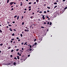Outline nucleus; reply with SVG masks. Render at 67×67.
Returning a JSON list of instances; mask_svg holds the SVG:
<instances>
[{"mask_svg": "<svg viewBox=\"0 0 67 67\" xmlns=\"http://www.w3.org/2000/svg\"><path fill=\"white\" fill-rule=\"evenodd\" d=\"M19 16H17V20H18L19 19Z\"/></svg>", "mask_w": 67, "mask_h": 67, "instance_id": "obj_7", "label": "nucleus"}, {"mask_svg": "<svg viewBox=\"0 0 67 67\" xmlns=\"http://www.w3.org/2000/svg\"><path fill=\"white\" fill-rule=\"evenodd\" d=\"M40 13L41 14L42 13V11H41L40 12Z\"/></svg>", "mask_w": 67, "mask_h": 67, "instance_id": "obj_41", "label": "nucleus"}, {"mask_svg": "<svg viewBox=\"0 0 67 67\" xmlns=\"http://www.w3.org/2000/svg\"><path fill=\"white\" fill-rule=\"evenodd\" d=\"M7 23L8 24H9L10 23L9 21H7Z\"/></svg>", "mask_w": 67, "mask_h": 67, "instance_id": "obj_36", "label": "nucleus"}, {"mask_svg": "<svg viewBox=\"0 0 67 67\" xmlns=\"http://www.w3.org/2000/svg\"><path fill=\"white\" fill-rule=\"evenodd\" d=\"M15 38H13V39H11L12 40H14Z\"/></svg>", "mask_w": 67, "mask_h": 67, "instance_id": "obj_30", "label": "nucleus"}, {"mask_svg": "<svg viewBox=\"0 0 67 67\" xmlns=\"http://www.w3.org/2000/svg\"><path fill=\"white\" fill-rule=\"evenodd\" d=\"M13 23L14 24V23H15V21H13Z\"/></svg>", "mask_w": 67, "mask_h": 67, "instance_id": "obj_53", "label": "nucleus"}, {"mask_svg": "<svg viewBox=\"0 0 67 67\" xmlns=\"http://www.w3.org/2000/svg\"><path fill=\"white\" fill-rule=\"evenodd\" d=\"M44 13H45V14H46L47 13L46 11H44Z\"/></svg>", "mask_w": 67, "mask_h": 67, "instance_id": "obj_21", "label": "nucleus"}, {"mask_svg": "<svg viewBox=\"0 0 67 67\" xmlns=\"http://www.w3.org/2000/svg\"><path fill=\"white\" fill-rule=\"evenodd\" d=\"M57 3H56V2H55V3H54V4L55 5H56L57 4Z\"/></svg>", "mask_w": 67, "mask_h": 67, "instance_id": "obj_10", "label": "nucleus"}, {"mask_svg": "<svg viewBox=\"0 0 67 67\" xmlns=\"http://www.w3.org/2000/svg\"><path fill=\"white\" fill-rule=\"evenodd\" d=\"M25 31L26 32V31H27V29H25Z\"/></svg>", "mask_w": 67, "mask_h": 67, "instance_id": "obj_40", "label": "nucleus"}, {"mask_svg": "<svg viewBox=\"0 0 67 67\" xmlns=\"http://www.w3.org/2000/svg\"><path fill=\"white\" fill-rule=\"evenodd\" d=\"M47 8H48V9H50V8H51L50 7H49L48 6H47Z\"/></svg>", "mask_w": 67, "mask_h": 67, "instance_id": "obj_16", "label": "nucleus"}, {"mask_svg": "<svg viewBox=\"0 0 67 67\" xmlns=\"http://www.w3.org/2000/svg\"><path fill=\"white\" fill-rule=\"evenodd\" d=\"M22 5H23L22 2H20V6H22Z\"/></svg>", "mask_w": 67, "mask_h": 67, "instance_id": "obj_5", "label": "nucleus"}, {"mask_svg": "<svg viewBox=\"0 0 67 67\" xmlns=\"http://www.w3.org/2000/svg\"><path fill=\"white\" fill-rule=\"evenodd\" d=\"M24 10H27V9H26V8H25V9H24Z\"/></svg>", "mask_w": 67, "mask_h": 67, "instance_id": "obj_58", "label": "nucleus"}, {"mask_svg": "<svg viewBox=\"0 0 67 67\" xmlns=\"http://www.w3.org/2000/svg\"><path fill=\"white\" fill-rule=\"evenodd\" d=\"M17 17V15H16L15 16H14V18H16V17Z\"/></svg>", "mask_w": 67, "mask_h": 67, "instance_id": "obj_9", "label": "nucleus"}, {"mask_svg": "<svg viewBox=\"0 0 67 67\" xmlns=\"http://www.w3.org/2000/svg\"><path fill=\"white\" fill-rule=\"evenodd\" d=\"M14 65H15V64H16V63H15V62H14Z\"/></svg>", "mask_w": 67, "mask_h": 67, "instance_id": "obj_32", "label": "nucleus"}, {"mask_svg": "<svg viewBox=\"0 0 67 67\" xmlns=\"http://www.w3.org/2000/svg\"><path fill=\"white\" fill-rule=\"evenodd\" d=\"M41 27L42 28H44V27H43L42 26Z\"/></svg>", "mask_w": 67, "mask_h": 67, "instance_id": "obj_38", "label": "nucleus"}, {"mask_svg": "<svg viewBox=\"0 0 67 67\" xmlns=\"http://www.w3.org/2000/svg\"><path fill=\"white\" fill-rule=\"evenodd\" d=\"M20 36H21V37H23V35L22 34H20Z\"/></svg>", "mask_w": 67, "mask_h": 67, "instance_id": "obj_15", "label": "nucleus"}, {"mask_svg": "<svg viewBox=\"0 0 67 67\" xmlns=\"http://www.w3.org/2000/svg\"><path fill=\"white\" fill-rule=\"evenodd\" d=\"M14 59H16V60H17V58H16V57H15L14 58Z\"/></svg>", "mask_w": 67, "mask_h": 67, "instance_id": "obj_34", "label": "nucleus"}, {"mask_svg": "<svg viewBox=\"0 0 67 67\" xmlns=\"http://www.w3.org/2000/svg\"><path fill=\"white\" fill-rule=\"evenodd\" d=\"M57 7V6H55L54 7V8H56V7Z\"/></svg>", "mask_w": 67, "mask_h": 67, "instance_id": "obj_18", "label": "nucleus"}, {"mask_svg": "<svg viewBox=\"0 0 67 67\" xmlns=\"http://www.w3.org/2000/svg\"><path fill=\"white\" fill-rule=\"evenodd\" d=\"M23 18H24L23 16H22L21 18V20H22V19H23Z\"/></svg>", "mask_w": 67, "mask_h": 67, "instance_id": "obj_17", "label": "nucleus"}, {"mask_svg": "<svg viewBox=\"0 0 67 67\" xmlns=\"http://www.w3.org/2000/svg\"><path fill=\"white\" fill-rule=\"evenodd\" d=\"M3 43H1L0 44V46H3Z\"/></svg>", "mask_w": 67, "mask_h": 67, "instance_id": "obj_35", "label": "nucleus"}, {"mask_svg": "<svg viewBox=\"0 0 67 67\" xmlns=\"http://www.w3.org/2000/svg\"><path fill=\"white\" fill-rule=\"evenodd\" d=\"M46 17H47V18H48L49 17H48V16H47Z\"/></svg>", "mask_w": 67, "mask_h": 67, "instance_id": "obj_59", "label": "nucleus"}, {"mask_svg": "<svg viewBox=\"0 0 67 67\" xmlns=\"http://www.w3.org/2000/svg\"><path fill=\"white\" fill-rule=\"evenodd\" d=\"M34 4H36V2H34Z\"/></svg>", "mask_w": 67, "mask_h": 67, "instance_id": "obj_45", "label": "nucleus"}, {"mask_svg": "<svg viewBox=\"0 0 67 67\" xmlns=\"http://www.w3.org/2000/svg\"><path fill=\"white\" fill-rule=\"evenodd\" d=\"M59 2L57 0L56 1V2Z\"/></svg>", "mask_w": 67, "mask_h": 67, "instance_id": "obj_61", "label": "nucleus"}, {"mask_svg": "<svg viewBox=\"0 0 67 67\" xmlns=\"http://www.w3.org/2000/svg\"><path fill=\"white\" fill-rule=\"evenodd\" d=\"M33 17L34 16H30V18H31V19H32L33 18Z\"/></svg>", "mask_w": 67, "mask_h": 67, "instance_id": "obj_8", "label": "nucleus"}, {"mask_svg": "<svg viewBox=\"0 0 67 67\" xmlns=\"http://www.w3.org/2000/svg\"><path fill=\"white\" fill-rule=\"evenodd\" d=\"M20 61L21 62H23V59H21L20 60Z\"/></svg>", "mask_w": 67, "mask_h": 67, "instance_id": "obj_2", "label": "nucleus"}, {"mask_svg": "<svg viewBox=\"0 0 67 67\" xmlns=\"http://www.w3.org/2000/svg\"><path fill=\"white\" fill-rule=\"evenodd\" d=\"M26 11H25V12H24V13H26Z\"/></svg>", "mask_w": 67, "mask_h": 67, "instance_id": "obj_47", "label": "nucleus"}, {"mask_svg": "<svg viewBox=\"0 0 67 67\" xmlns=\"http://www.w3.org/2000/svg\"><path fill=\"white\" fill-rule=\"evenodd\" d=\"M32 49H31H31H30L29 51H32Z\"/></svg>", "mask_w": 67, "mask_h": 67, "instance_id": "obj_26", "label": "nucleus"}, {"mask_svg": "<svg viewBox=\"0 0 67 67\" xmlns=\"http://www.w3.org/2000/svg\"><path fill=\"white\" fill-rule=\"evenodd\" d=\"M20 39H18V41H19V42L20 41Z\"/></svg>", "mask_w": 67, "mask_h": 67, "instance_id": "obj_52", "label": "nucleus"}, {"mask_svg": "<svg viewBox=\"0 0 67 67\" xmlns=\"http://www.w3.org/2000/svg\"><path fill=\"white\" fill-rule=\"evenodd\" d=\"M0 32H2V30H1V29H0Z\"/></svg>", "mask_w": 67, "mask_h": 67, "instance_id": "obj_33", "label": "nucleus"}, {"mask_svg": "<svg viewBox=\"0 0 67 67\" xmlns=\"http://www.w3.org/2000/svg\"><path fill=\"white\" fill-rule=\"evenodd\" d=\"M28 57H30V54H29V55H28Z\"/></svg>", "mask_w": 67, "mask_h": 67, "instance_id": "obj_60", "label": "nucleus"}, {"mask_svg": "<svg viewBox=\"0 0 67 67\" xmlns=\"http://www.w3.org/2000/svg\"><path fill=\"white\" fill-rule=\"evenodd\" d=\"M17 39H19V37H17Z\"/></svg>", "mask_w": 67, "mask_h": 67, "instance_id": "obj_57", "label": "nucleus"}, {"mask_svg": "<svg viewBox=\"0 0 67 67\" xmlns=\"http://www.w3.org/2000/svg\"><path fill=\"white\" fill-rule=\"evenodd\" d=\"M34 13H32V15H34Z\"/></svg>", "mask_w": 67, "mask_h": 67, "instance_id": "obj_64", "label": "nucleus"}, {"mask_svg": "<svg viewBox=\"0 0 67 67\" xmlns=\"http://www.w3.org/2000/svg\"><path fill=\"white\" fill-rule=\"evenodd\" d=\"M31 6H30L29 7V8L30 9V8H31Z\"/></svg>", "mask_w": 67, "mask_h": 67, "instance_id": "obj_39", "label": "nucleus"}, {"mask_svg": "<svg viewBox=\"0 0 67 67\" xmlns=\"http://www.w3.org/2000/svg\"><path fill=\"white\" fill-rule=\"evenodd\" d=\"M47 12H50L49 10H47Z\"/></svg>", "mask_w": 67, "mask_h": 67, "instance_id": "obj_63", "label": "nucleus"}, {"mask_svg": "<svg viewBox=\"0 0 67 67\" xmlns=\"http://www.w3.org/2000/svg\"><path fill=\"white\" fill-rule=\"evenodd\" d=\"M49 22H48L47 23V24L48 25H49Z\"/></svg>", "mask_w": 67, "mask_h": 67, "instance_id": "obj_43", "label": "nucleus"}, {"mask_svg": "<svg viewBox=\"0 0 67 67\" xmlns=\"http://www.w3.org/2000/svg\"><path fill=\"white\" fill-rule=\"evenodd\" d=\"M9 2V0H7V3H8Z\"/></svg>", "mask_w": 67, "mask_h": 67, "instance_id": "obj_12", "label": "nucleus"}, {"mask_svg": "<svg viewBox=\"0 0 67 67\" xmlns=\"http://www.w3.org/2000/svg\"><path fill=\"white\" fill-rule=\"evenodd\" d=\"M34 44H33L32 46V47H34Z\"/></svg>", "mask_w": 67, "mask_h": 67, "instance_id": "obj_46", "label": "nucleus"}, {"mask_svg": "<svg viewBox=\"0 0 67 67\" xmlns=\"http://www.w3.org/2000/svg\"><path fill=\"white\" fill-rule=\"evenodd\" d=\"M42 18H43V19H45V17L44 16V15H43Z\"/></svg>", "mask_w": 67, "mask_h": 67, "instance_id": "obj_3", "label": "nucleus"}, {"mask_svg": "<svg viewBox=\"0 0 67 67\" xmlns=\"http://www.w3.org/2000/svg\"><path fill=\"white\" fill-rule=\"evenodd\" d=\"M67 9V7H66L64 8V9Z\"/></svg>", "mask_w": 67, "mask_h": 67, "instance_id": "obj_24", "label": "nucleus"}, {"mask_svg": "<svg viewBox=\"0 0 67 67\" xmlns=\"http://www.w3.org/2000/svg\"><path fill=\"white\" fill-rule=\"evenodd\" d=\"M15 35V34L14 33H13V34H12V36H14Z\"/></svg>", "mask_w": 67, "mask_h": 67, "instance_id": "obj_13", "label": "nucleus"}, {"mask_svg": "<svg viewBox=\"0 0 67 67\" xmlns=\"http://www.w3.org/2000/svg\"><path fill=\"white\" fill-rule=\"evenodd\" d=\"M14 10V8H12V9L11 10V11H12V10Z\"/></svg>", "mask_w": 67, "mask_h": 67, "instance_id": "obj_20", "label": "nucleus"}, {"mask_svg": "<svg viewBox=\"0 0 67 67\" xmlns=\"http://www.w3.org/2000/svg\"><path fill=\"white\" fill-rule=\"evenodd\" d=\"M44 24H46V23H44Z\"/></svg>", "mask_w": 67, "mask_h": 67, "instance_id": "obj_62", "label": "nucleus"}, {"mask_svg": "<svg viewBox=\"0 0 67 67\" xmlns=\"http://www.w3.org/2000/svg\"><path fill=\"white\" fill-rule=\"evenodd\" d=\"M17 59H19V55L17 56Z\"/></svg>", "mask_w": 67, "mask_h": 67, "instance_id": "obj_11", "label": "nucleus"}, {"mask_svg": "<svg viewBox=\"0 0 67 67\" xmlns=\"http://www.w3.org/2000/svg\"><path fill=\"white\" fill-rule=\"evenodd\" d=\"M9 30L10 31H12V29L11 28H9Z\"/></svg>", "mask_w": 67, "mask_h": 67, "instance_id": "obj_6", "label": "nucleus"}, {"mask_svg": "<svg viewBox=\"0 0 67 67\" xmlns=\"http://www.w3.org/2000/svg\"><path fill=\"white\" fill-rule=\"evenodd\" d=\"M36 39H34V41H36Z\"/></svg>", "mask_w": 67, "mask_h": 67, "instance_id": "obj_56", "label": "nucleus"}, {"mask_svg": "<svg viewBox=\"0 0 67 67\" xmlns=\"http://www.w3.org/2000/svg\"><path fill=\"white\" fill-rule=\"evenodd\" d=\"M10 57H13L12 55H10Z\"/></svg>", "mask_w": 67, "mask_h": 67, "instance_id": "obj_51", "label": "nucleus"}, {"mask_svg": "<svg viewBox=\"0 0 67 67\" xmlns=\"http://www.w3.org/2000/svg\"><path fill=\"white\" fill-rule=\"evenodd\" d=\"M8 26H9L10 27L11 26H12V25H8Z\"/></svg>", "mask_w": 67, "mask_h": 67, "instance_id": "obj_28", "label": "nucleus"}, {"mask_svg": "<svg viewBox=\"0 0 67 67\" xmlns=\"http://www.w3.org/2000/svg\"><path fill=\"white\" fill-rule=\"evenodd\" d=\"M30 46V48H32V46L31 45H30V44H29V45H28V46Z\"/></svg>", "mask_w": 67, "mask_h": 67, "instance_id": "obj_4", "label": "nucleus"}, {"mask_svg": "<svg viewBox=\"0 0 67 67\" xmlns=\"http://www.w3.org/2000/svg\"><path fill=\"white\" fill-rule=\"evenodd\" d=\"M13 30H14V31H16V29H13Z\"/></svg>", "mask_w": 67, "mask_h": 67, "instance_id": "obj_54", "label": "nucleus"}, {"mask_svg": "<svg viewBox=\"0 0 67 67\" xmlns=\"http://www.w3.org/2000/svg\"><path fill=\"white\" fill-rule=\"evenodd\" d=\"M22 50H24V49L23 48H22Z\"/></svg>", "mask_w": 67, "mask_h": 67, "instance_id": "obj_50", "label": "nucleus"}, {"mask_svg": "<svg viewBox=\"0 0 67 67\" xmlns=\"http://www.w3.org/2000/svg\"><path fill=\"white\" fill-rule=\"evenodd\" d=\"M19 54H20L19 52H18V55H19Z\"/></svg>", "mask_w": 67, "mask_h": 67, "instance_id": "obj_49", "label": "nucleus"}, {"mask_svg": "<svg viewBox=\"0 0 67 67\" xmlns=\"http://www.w3.org/2000/svg\"><path fill=\"white\" fill-rule=\"evenodd\" d=\"M14 2H10V3H9V5L11 6V5H12L13 4H14Z\"/></svg>", "mask_w": 67, "mask_h": 67, "instance_id": "obj_1", "label": "nucleus"}, {"mask_svg": "<svg viewBox=\"0 0 67 67\" xmlns=\"http://www.w3.org/2000/svg\"><path fill=\"white\" fill-rule=\"evenodd\" d=\"M14 51V50H12L11 52H13V51Z\"/></svg>", "mask_w": 67, "mask_h": 67, "instance_id": "obj_29", "label": "nucleus"}, {"mask_svg": "<svg viewBox=\"0 0 67 67\" xmlns=\"http://www.w3.org/2000/svg\"><path fill=\"white\" fill-rule=\"evenodd\" d=\"M26 43H27V42H26L25 43L24 45H25Z\"/></svg>", "mask_w": 67, "mask_h": 67, "instance_id": "obj_19", "label": "nucleus"}, {"mask_svg": "<svg viewBox=\"0 0 67 67\" xmlns=\"http://www.w3.org/2000/svg\"><path fill=\"white\" fill-rule=\"evenodd\" d=\"M52 24L51 22H50V25H51Z\"/></svg>", "mask_w": 67, "mask_h": 67, "instance_id": "obj_31", "label": "nucleus"}, {"mask_svg": "<svg viewBox=\"0 0 67 67\" xmlns=\"http://www.w3.org/2000/svg\"><path fill=\"white\" fill-rule=\"evenodd\" d=\"M24 22H23L22 24V25H24Z\"/></svg>", "mask_w": 67, "mask_h": 67, "instance_id": "obj_14", "label": "nucleus"}, {"mask_svg": "<svg viewBox=\"0 0 67 67\" xmlns=\"http://www.w3.org/2000/svg\"><path fill=\"white\" fill-rule=\"evenodd\" d=\"M32 4V3H31V2H30L29 3V4Z\"/></svg>", "mask_w": 67, "mask_h": 67, "instance_id": "obj_23", "label": "nucleus"}, {"mask_svg": "<svg viewBox=\"0 0 67 67\" xmlns=\"http://www.w3.org/2000/svg\"><path fill=\"white\" fill-rule=\"evenodd\" d=\"M24 42H22L21 43V44L22 45H23L24 44Z\"/></svg>", "mask_w": 67, "mask_h": 67, "instance_id": "obj_25", "label": "nucleus"}, {"mask_svg": "<svg viewBox=\"0 0 67 67\" xmlns=\"http://www.w3.org/2000/svg\"><path fill=\"white\" fill-rule=\"evenodd\" d=\"M19 50V49H16V51H18V50Z\"/></svg>", "mask_w": 67, "mask_h": 67, "instance_id": "obj_37", "label": "nucleus"}, {"mask_svg": "<svg viewBox=\"0 0 67 67\" xmlns=\"http://www.w3.org/2000/svg\"><path fill=\"white\" fill-rule=\"evenodd\" d=\"M31 8H30V9H29V11H30V10H31Z\"/></svg>", "mask_w": 67, "mask_h": 67, "instance_id": "obj_27", "label": "nucleus"}, {"mask_svg": "<svg viewBox=\"0 0 67 67\" xmlns=\"http://www.w3.org/2000/svg\"><path fill=\"white\" fill-rule=\"evenodd\" d=\"M13 6H11L10 7H11V8H12V7H13Z\"/></svg>", "mask_w": 67, "mask_h": 67, "instance_id": "obj_48", "label": "nucleus"}, {"mask_svg": "<svg viewBox=\"0 0 67 67\" xmlns=\"http://www.w3.org/2000/svg\"><path fill=\"white\" fill-rule=\"evenodd\" d=\"M11 48V47H8V49H10Z\"/></svg>", "mask_w": 67, "mask_h": 67, "instance_id": "obj_42", "label": "nucleus"}, {"mask_svg": "<svg viewBox=\"0 0 67 67\" xmlns=\"http://www.w3.org/2000/svg\"><path fill=\"white\" fill-rule=\"evenodd\" d=\"M39 0H36V1L37 2H38L39 1Z\"/></svg>", "mask_w": 67, "mask_h": 67, "instance_id": "obj_44", "label": "nucleus"}, {"mask_svg": "<svg viewBox=\"0 0 67 67\" xmlns=\"http://www.w3.org/2000/svg\"><path fill=\"white\" fill-rule=\"evenodd\" d=\"M36 44H37V43H36V42H35L34 43V45H36Z\"/></svg>", "mask_w": 67, "mask_h": 67, "instance_id": "obj_22", "label": "nucleus"}, {"mask_svg": "<svg viewBox=\"0 0 67 67\" xmlns=\"http://www.w3.org/2000/svg\"><path fill=\"white\" fill-rule=\"evenodd\" d=\"M13 42V41L12 40L10 41V42H11V43H12V42Z\"/></svg>", "mask_w": 67, "mask_h": 67, "instance_id": "obj_55", "label": "nucleus"}]
</instances>
